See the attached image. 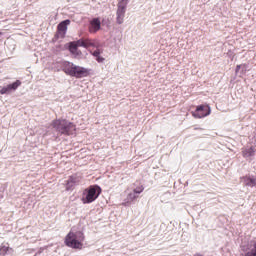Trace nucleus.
I'll list each match as a JSON object with an SVG mask.
<instances>
[{
  "label": "nucleus",
  "instance_id": "1",
  "mask_svg": "<svg viewBox=\"0 0 256 256\" xmlns=\"http://www.w3.org/2000/svg\"><path fill=\"white\" fill-rule=\"evenodd\" d=\"M62 71L69 75L70 77H76L77 79H81L83 77H87L89 75V71L86 68L81 66H77L73 64V62L62 61L61 62Z\"/></svg>",
  "mask_w": 256,
  "mask_h": 256
},
{
  "label": "nucleus",
  "instance_id": "2",
  "mask_svg": "<svg viewBox=\"0 0 256 256\" xmlns=\"http://www.w3.org/2000/svg\"><path fill=\"white\" fill-rule=\"evenodd\" d=\"M83 241H85L83 232L70 231L65 238V245L71 249H83Z\"/></svg>",
  "mask_w": 256,
  "mask_h": 256
},
{
  "label": "nucleus",
  "instance_id": "3",
  "mask_svg": "<svg viewBox=\"0 0 256 256\" xmlns=\"http://www.w3.org/2000/svg\"><path fill=\"white\" fill-rule=\"evenodd\" d=\"M52 127L57 131L58 135H75V124L67 120H54Z\"/></svg>",
  "mask_w": 256,
  "mask_h": 256
},
{
  "label": "nucleus",
  "instance_id": "4",
  "mask_svg": "<svg viewBox=\"0 0 256 256\" xmlns=\"http://www.w3.org/2000/svg\"><path fill=\"white\" fill-rule=\"evenodd\" d=\"M78 47H84V49H89V47H97V42L92 39H80L78 41L71 42L69 50L72 55H76V57H79V55H81V51L77 49Z\"/></svg>",
  "mask_w": 256,
  "mask_h": 256
},
{
  "label": "nucleus",
  "instance_id": "5",
  "mask_svg": "<svg viewBox=\"0 0 256 256\" xmlns=\"http://www.w3.org/2000/svg\"><path fill=\"white\" fill-rule=\"evenodd\" d=\"M85 193V197L82 198L83 203H93L101 195V188L99 186L90 187Z\"/></svg>",
  "mask_w": 256,
  "mask_h": 256
},
{
  "label": "nucleus",
  "instance_id": "6",
  "mask_svg": "<svg viewBox=\"0 0 256 256\" xmlns=\"http://www.w3.org/2000/svg\"><path fill=\"white\" fill-rule=\"evenodd\" d=\"M125 13H127V4L118 3L116 11V23L118 25H123V23H125Z\"/></svg>",
  "mask_w": 256,
  "mask_h": 256
},
{
  "label": "nucleus",
  "instance_id": "7",
  "mask_svg": "<svg viewBox=\"0 0 256 256\" xmlns=\"http://www.w3.org/2000/svg\"><path fill=\"white\" fill-rule=\"evenodd\" d=\"M192 115L195 119H203V117L211 115V108L209 106H198Z\"/></svg>",
  "mask_w": 256,
  "mask_h": 256
},
{
  "label": "nucleus",
  "instance_id": "8",
  "mask_svg": "<svg viewBox=\"0 0 256 256\" xmlns=\"http://www.w3.org/2000/svg\"><path fill=\"white\" fill-rule=\"evenodd\" d=\"M245 256H256V240L250 241L247 245L241 246Z\"/></svg>",
  "mask_w": 256,
  "mask_h": 256
},
{
  "label": "nucleus",
  "instance_id": "9",
  "mask_svg": "<svg viewBox=\"0 0 256 256\" xmlns=\"http://www.w3.org/2000/svg\"><path fill=\"white\" fill-rule=\"evenodd\" d=\"M21 87V81L17 80L16 82H13L12 84H9L7 86H4L0 90L1 95H9L10 93H13V91H17V88Z\"/></svg>",
  "mask_w": 256,
  "mask_h": 256
},
{
  "label": "nucleus",
  "instance_id": "10",
  "mask_svg": "<svg viewBox=\"0 0 256 256\" xmlns=\"http://www.w3.org/2000/svg\"><path fill=\"white\" fill-rule=\"evenodd\" d=\"M71 25V20H64L60 24H58V37H65L67 34V26Z\"/></svg>",
  "mask_w": 256,
  "mask_h": 256
},
{
  "label": "nucleus",
  "instance_id": "11",
  "mask_svg": "<svg viewBox=\"0 0 256 256\" xmlns=\"http://www.w3.org/2000/svg\"><path fill=\"white\" fill-rule=\"evenodd\" d=\"M101 29V20L99 18H93L90 21V26H89V32L90 33H97Z\"/></svg>",
  "mask_w": 256,
  "mask_h": 256
},
{
  "label": "nucleus",
  "instance_id": "12",
  "mask_svg": "<svg viewBox=\"0 0 256 256\" xmlns=\"http://www.w3.org/2000/svg\"><path fill=\"white\" fill-rule=\"evenodd\" d=\"M242 183L247 187H256V178L251 176H245L241 179Z\"/></svg>",
  "mask_w": 256,
  "mask_h": 256
},
{
  "label": "nucleus",
  "instance_id": "13",
  "mask_svg": "<svg viewBox=\"0 0 256 256\" xmlns=\"http://www.w3.org/2000/svg\"><path fill=\"white\" fill-rule=\"evenodd\" d=\"M77 183H79V178H77L76 176H71L67 181V191H69V189H71V187H73L74 185H77Z\"/></svg>",
  "mask_w": 256,
  "mask_h": 256
},
{
  "label": "nucleus",
  "instance_id": "14",
  "mask_svg": "<svg viewBox=\"0 0 256 256\" xmlns=\"http://www.w3.org/2000/svg\"><path fill=\"white\" fill-rule=\"evenodd\" d=\"M101 53H103V51H101V49H99V48H97V49L92 53L93 57L96 58V61H97L98 63H103V61H105V58H103V57L101 56Z\"/></svg>",
  "mask_w": 256,
  "mask_h": 256
},
{
  "label": "nucleus",
  "instance_id": "15",
  "mask_svg": "<svg viewBox=\"0 0 256 256\" xmlns=\"http://www.w3.org/2000/svg\"><path fill=\"white\" fill-rule=\"evenodd\" d=\"M137 199V196L135 195V192H131L128 194L126 200L124 201L123 205H131L132 201H135Z\"/></svg>",
  "mask_w": 256,
  "mask_h": 256
},
{
  "label": "nucleus",
  "instance_id": "16",
  "mask_svg": "<svg viewBox=\"0 0 256 256\" xmlns=\"http://www.w3.org/2000/svg\"><path fill=\"white\" fill-rule=\"evenodd\" d=\"M255 147H250L248 149L243 150V157H253L255 155Z\"/></svg>",
  "mask_w": 256,
  "mask_h": 256
},
{
  "label": "nucleus",
  "instance_id": "17",
  "mask_svg": "<svg viewBox=\"0 0 256 256\" xmlns=\"http://www.w3.org/2000/svg\"><path fill=\"white\" fill-rule=\"evenodd\" d=\"M9 251H11V248L9 246H5V245H1L0 247V255H7V253H9Z\"/></svg>",
  "mask_w": 256,
  "mask_h": 256
},
{
  "label": "nucleus",
  "instance_id": "18",
  "mask_svg": "<svg viewBox=\"0 0 256 256\" xmlns=\"http://www.w3.org/2000/svg\"><path fill=\"white\" fill-rule=\"evenodd\" d=\"M144 189L145 188L143 186H140V187L134 189V194L139 195V194L143 193Z\"/></svg>",
  "mask_w": 256,
  "mask_h": 256
},
{
  "label": "nucleus",
  "instance_id": "19",
  "mask_svg": "<svg viewBox=\"0 0 256 256\" xmlns=\"http://www.w3.org/2000/svg\"><path fill=\"white\" fill-rule=\"evenodd\" d=\"M118 3H120L122 5H128L129 4V0H120Z\"/></svg>",
  "mask_w": 256,
  "mask_h": 256
},
{
  "label": "nucleus",
  "instance_id": "20",
  "mask_svg": "<svg viewBox=\"0 0 256 256\" xmlns=\"http://www.w3.org/2000/svg\"><path fill=\"white\" fill-rule=\"evenodd\" d=\"M241 67H245V65H238V66L236 67V73H239V69H241Z\"/></svg>",
  "mask_w": 256,
  "mask_h": 256
},
{
  "label": "nucleus",
  "instance_id": "21",
  "mask_svg": "<svg viewBox=\"0 0 256 256\" xmlns=\"http://www.w3.org/2000/svg\"><path fill=\"white\" fill-rule=\"evenodd\" d=\"M1 35H2V34H1V32H0V37H1Z\"/></svg>",
  "mask_w": 256,
  "mask_h": 256
}]
</instances>
